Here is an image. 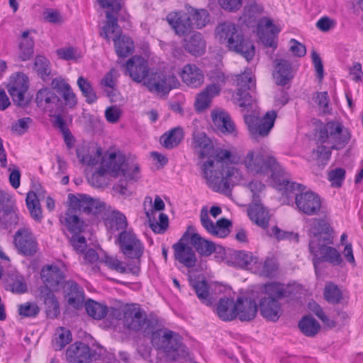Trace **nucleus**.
Segmentation results:
<instances>
[{
  "instance_id": "f8f14e48",
  "label": "nucleus",
  "mask_w": 363,
  "mask_h": 363,
  "mask_svg": "<svg viewBox=\"0 0 363 363\" xmlns=\"http://www.w3.org/2000/svg\"><path fill=\"white\" fill-rule=\"evenodd\" d=\"M277 118V112L274 110L267 111L262 118L252 115L245 116L250 134L254 139L267 136L274 127Z\"/></svg>"
},
{
  "instance_id": "473e14b6",
  "label": "nucleus",
  "mask_w": 363,
  "mask_h": 363,
  "mask_svg": "<svg viewBox=\"0 0 363 363\" xmlns=\"http://www.w3.org/2000/svg\"><path fill=\"white\" fill-rule=\"evenodd\" d=\"M275 72L273 74L279 85H286L293 77V69L289 62L285 60H276Z\"/></svg>"
},
{
  "instance_id": "4c0bfd02",
  "label": "nucleus",
  "mask_w": 363,
  "mask_h": 363,
  "mask_svg": "<svg viewBox=\"0 0 363 363\" xmlns=\"http://www.w3.org/2000/svg\"><path fill=\"white\" fill-rule=\"evenodd\" d=\"M278 267L277 259L274 256H269L262 261L257 258V262L255 264L253 270L260 276L272 277Z\"/></svg>"
},
{
  "instance_id": "ea45409f",
  "label": "nucleus",
  "mask_w": 363,
  "mask_h": 363,
  "mask_svg": "<svg viewBox=\"0 0 363 363\" xmlns=\"http://www.w3.org/2000/svg\"><path fill=\"white\" fill-rule=\"evenodd\" d=\"M263 10L262 5L258 4L256 0H248L244 7L241 18L247 25H252L257 21Z\"/></svg>"
},
{
  "instance_id": "e2e57ef3",
  "label": "nucleus",
  "mask_w": 363,
  "mask_h": 363,
  "mask_svg": "<svg viewBox=\"0 0 363 363\" xmlns=\"http://www.w3.org/2000/svg\"><path fill=\"white\" fill-rule=\"evenodd\" d=\"M232 225L230 220L225 218L218 219L214 225V236L218 238H225L230 233L229 228Z\"/></svg>"
},
{
  "instance_id": "393cba45",
  "label": "nucleus",
  "mask_w": 363,
  "mask_h": 363,
  "mask_svg": "<svg viewBox=\"0 0 363 363\" xmlns=\"http://www.w3.org/2000/svg\"><path fill=\"white\" fill-rule=\"evenodd\" d=\"M67 303L76 309L81 308L84 303V293L75 281L69 280L63 286Z\"/></svg>"
},
{
  "instance_id": "2f4dec72",
  "label": "nucleus",
  "mask_w": 363,
  "mask_h": 363,
  "mask_svg": "<svg viewBox=\"0 0 363 363\" xmlns=\"http://www.w3.org/2000/svg\"><path fill=\"white\" fill-rule=\"evenodd\" d=\"M247 214L250 219L257 225L263 228L268 227L270 218L269 212L259 201L250 204Z\"/></svg>"
},
{
  "instance_id": "a19ab883",
  "label": "nucleus",
  "mask_w": 363,
  "mask_h": 363,
  "mask_svg": "<svg viewBox=\"0 0 363 363\" xmlns=\"http://www.w3.org/2000/svg\"><path fill=\"white\" fill-rule=\"evenodd\" d=\"M40 294L45 305L47 315L51 318H57L60 314V306L54 293L46 288H40Z\"/></svg>"
},
{
  "instance_id": "aec40b11",
  "label": "nucleus",
  "mask_w": 363,
  "mask_h": 363,
  "mask_svg": "<svg viewBox=\"0 0 363 363\" xmlns=\"http://www.w3.org/2000/svg\"><path fill=\"white\" fill-rule=\"evenodd\" d=\"M153 208L154 209H151L150 211H146L145 213L148 218L150 227L154 233L162 234L167 230L169 226L168 216L162 213L159 216V222L152 220L155 211H160L164 208V203L159 196H155Z\"/></svg>"
},
{
  "instance_id": "c9c22d12",
  "label": "nucleus",
  "mask_w": 363,
  "mask_h": 363,
  "mask_svg": "<svg viewBox=\"0 0 363 363\" xmlns=\"http://www.w3.org/2000/svg\"><path fill=\"white\" fill-rule=\"evenodd\" d=\"M30 33V30L23 31L19 40L18 56L21 61L30 60L34 54V40Z\"/></svg>"
},
{
  "instance_id": "7c9ffc66",
  "label": "nucleus",
  "mask_w": 363,
  "mask_h": 363,
  "mask_svg": "<svg viewBox=\"0 0 363 363\" xmlns=\"http://www.w3.org/2000/svg\"><path fill=\"white\" fill-rule=\"evenodd\" d=\"M213 126L220 132L225 134H234L236 132L235 125L230 115L222 110H213L211 112Z\"/></svg>"
},
{
  "instance_id": "a18cd8bd",
  "label": "nucleus",
  "mask_w": 363,
  "mask_h": 363,
  "mask_svg": "<svg viewBox=\"0 0 363 363\" xmlns=\"http://www.w3.org/2000/svg\"><path fill=\"white\" fill-rule=\"evenodd\" d=\"M184 133L180 127H176L164 133L160 138V143L167 149L177 147L183 140Z\"/></svg>"
},
{
  "instance_id": "4d7b16f0",
  "label": "nucleus",
  "mask_w": 363,
  "mask_h": 363,
  "mask_svg": "<svg viewBox=\"0 0 363 363\" xmlns=\"http://www.w3.org/2000/svg\"><path fill=\"white\" fill-rule=\"evenodd\" d=\"M55 336V340L52 343L55 350H62L72 340L71 332L62 327L56 330Z\"/></svg>"
},
{
  "instance_id": "39448f33",
  "label": "nucleus",
  "mask_w": 363,
  "mask_h": 363,
  "mask_svg": "<svg viewBox=\"0 0 363 363\" xmlns=\"http://www.w3.org/2000/svg\"><path fill=\"white\" fill-rule=\"evenodd\" d=\"M111 316L122 321L123 327L128 330L145 332L153 328V321L147 318L145 311L138 304H126L119 308L111 311Z\"/></svg>"
},
{
  "instance_id": "69168bd1",
  "label": "nucleus",
  "mask_w": 363,
  "mask_h": 363,
  "mask_svg": "<svg viewBox=\"0 0 363 363\" xmlns=\"http://www.w3.org/2000/svg\"><path fill=\"white\" fill-rule=\"evenodd\" d=\"M209 79L211 82L207 86H213L218 90V94H220L222 87L225 84L227 77L220 71L216 70L211 72Z\"/></svg>"
},
{
  "instance_id": "1a4fd4ad",
  "label": "nucleus",
  "mask_w": 363,
  "mask_h": 363,
  "mask_svg": "<svg viewBox=\"0 0 363 363\" xmlns=\"http://www.w3.org/2000/svg\"><path fill=\"white\" fill-rule=\"evenodd\" d=\"M102 9H106V21L99 32V35L110 43L113 37L122 35L123 33L118 23V15L123 7L122 0H97Z\"/></svg>"
},
{
  "instance_id": "4be33fe9",
  "label": "nucleus",
  "mask_w": 363,
  "mask_h": 363,
  "mask_svg": "<svg viewBox=\"0 0 363 363\" xmlns=\"http://www.w3.org/2000/svg\"><path fill=\"white\" fill-rule=\"evenodd\" d=\"M258 310V305L255 300L239 297L236 300L235 319L242 322H249L255 319Z\"/></svg>"
},
{
  "instance_id": "603ef678",
  "label": "nucleus",
  "mask_w": 363,
  "mask_h": 363,
  "mask_svg": "<svg viewBox=\"0 0 363 363\" xmlns=\"http://www.w3.org/2000/svg\"><path fill=\"white\" fill-rule=\"evenodd\" d=\"M188 13L193 26L194 25L196 28H202L209 22L208 12L204 9H196L189 7Z\"/></svg>"
},
{
  "instance_id": "37998d69",
  "label": "nucleus",
  "mask_w": 363,
  "mask_h": 363,
  "mask_svg": "<svg viewBox=\"0 0 363 363\" xmlns=\"http://www.w3.org/2000/svg\"><path fill=\"white\" fill-rule=\"evenodd\" d=\"M43 196L41 192L29 191L26 195V202L31 217L40 222L43 218L39 198Z\"/></svg>"
},
{
  "instance_id": "f704fd0d",
  "label": "nucleus",
  "mask_w": 363,
  "mask_h": 363,
  "mask_svg": "<svg viewBox=\"0 0 363 363\" xmlns=\"http://www.w3.org/2000/svg\"><path fill=\"white\" fill-rule=\"evenodd\" d=\"M236 301L233 298H220L217 304L216 313L223 321H231L235 319Z\"/></svg>"
},
{
  "instance_id": "20e7f679",
  "label": "nucleus",
  "mask_w": 363,
  "mask_h": 363,
  "mask_svg": "<svg viewBox=\"0 0 363 363\" xmlns=\"http://www.w3.org/2000/svg\"><path fill=\"white\" fill-rule=\"evenodd\" d=\"M264 293L266 296L260 298L258 304L260 315L267 320L276 323L283 314L279 300L289 297L291 293L284 284L277 282L266 284Z\"/></svg>"
},
{
  "instance_id": "864d4df0",
  "label": "nucleus",
  "mask_w": 363,
  "mask_h": 363,
  "mask_svg": "<svg viewBox=\"0 0 363 363\" xmlns=\"http://www.w3.org/2000/svg\"><path fill=\"white\" fill-rule=\"evenodd\" d=\"M68 199L69 202V208L73 209L76 213L79 211L86 213L89 204V196L81 194L77 195L69 194L68 195Z\"/></svg>"
},
{
  "instance_id": "052dcab7",
  "label": "nucleus",
  "mask_w": 363,
  "mask_h": 363,
  "mask_svg": "<svg viewBox=\"0 0 363 363\" xmlns=\"http://www.w3.org/2000/svg\"><path fill=\"white\" fill-rule=\"evenodd\" d=\"M18 312L22 318H35L40 313V308L34 302H26L18 306Z\"/></svg>"
},
{
  "instance_id": "8fccbe9b",
  "label": "nucleus",
  "mask_w": 363,
  "mask_h": 363,
  "mask_svg": "<svg viewBox=\"0 0 363 363\" xmlns=\"http://www.w3.org/2000/svg\"><path fill=\"white\" fill-rule=\"evenodd\" d=\"M328 243L323 242V240L311 239L309 242V250L311 253L314 256L313 265L316 269L318 264L322 262L323 256H325L328 252L327 249L329 246H327Z\"/></svg>"
},
{
  "instance_id": "c756f323",
  "label": "nucleus",
  "mask_w": 363,
  "mask_h": 363,
  "mask_svg": "<svg viewBox=\"0 0 363 363\" xmlns=\"http://www.w3.org/2000/svg\"><path fill=\"white\" fill-rule=\"evenodd\" d=\"M310 233L312 235L311 239L323 240V242L333 243V230L323 219H313Z\"/></svg>"
},
{
  "instance_id": "7ed1b4c3",
  "label": "nucleus",
  "mask_w": 363,
  "mask_h": 363,
  "mask_svg": "<svg viewBox=\"0 0 363 363\" xmlns=\"http://www.w3.org/2000/svg\"><path fill=\"white\" fill-rule=\"evenodd\" d=\"M150 340L155 349L163 353L167 360L174 362L188 355L182 337L168 328L152 331Z\"/></svg>"
},
{
  "instance_id": "79ce46f5",
  "label": "nucleus",
  "mask_w": 363,
  "mask_h": 363,
  "mask_svg": "<svg viewBox=\"0 0 363 363\" xmlns=\"http://www.w3.org/2000/svg\"><path fill=\"white\" fill-rule=\"evenodd\" d=\"M201 256L208 257L216 251V245L212 241L202 238L199 234H194L190 243Z\"/></svg>"
},
{
  "instance_id": "338daca9",
  "label": "nucleus",
  "mask_w": 363,
  "mask_h": 363,
  "mask_svg": "<svg viewBox=\"0 0 363 363\" xmlns=\"http://www.w3.org/2000/svg\"><path fill=\"white\" fill-rule=\"evenodd\" d=\"M106 173L105 167H101L88 178V181L94 187H102L106 183Z\"/></svg>"
},
{
  "instance_id": "423d86ee",
  "label": "nucleus",
  "mask_w": 363,
  "mask_h": 363,
  "mask_svg": "<svg viewBox=\"0 0 363 363\" xmlns=\"http://www.w3.org/2000/svg\"><path fill=\"white\" fill-rule=\"evenodd\" d=\"M279 185L286 192L295 193V203L299 211L308 215H316L321 208L320 196L313 191L303 192L306 186L288 179H282Z\"/></svg>"
},
{
  "instance_id": "6e6d98bb",
  "label": "nucleus",
  "mask_w": 363,
  "mask_h": 363,
  "mask_svg": "<svg viewBox=\"0 0 363 363\" xmlns=\"http://www.w3.org/2000/svg\"><path fill=\"white\" fill-rule=\"evenodd\" d=\"M197 297L199 300L206 306H211L212 304L211 298L209 296V286L206 281H197L192 284Z\"/></svg>"
},
{
  "instance_id": "2eb2a0df",
  "label": "nucleus",
  "mask_w": 363,
  "mask_h": 363,
  "mask_svg": "<svg viewBox=\"0 0 363 363\" xmlns=\"http://www.w3.org/2000/svg\"><path fill=\"white\" fill-rule=\"evenodd\" d=\"M7 88L14 104L19 106L28 105V101L25 94L28 89V79L24 74L18 73L11 76Z\"/></svg>"
},
{
  "instance_id": "09e8293b",
  "label": "nucleus",
  "mask_w": 363,
  "mask_h": 363,
  "mask_svg": "<svg viewBox=\"0 0 363 363\" xmlns=\"http://www.w3.org/2000/svg\"><path fill=\"white\" fill-rule=\"evenodd\" d=\"M298 328L306 336L313 337L320 331V325L311 315H305L298 322Z\"/></svg>"
},
{
  "instance_id": "de8ad7c7",
  "label": "nucleus",
  "mask_w": 363,
  "mask_h": 363,
  "mask_svg": "<svg viewBox=\"0 0 363 363\" xmlns=\"http://www.w3.org/2000/svg\"><path fill=\"white\" fill-rule=\"evenodd\" d=\"M218 95L216 88L206 86L196 96L195 101L196 109L199 111L206 109L210 106L212 99Z\"/></svg>"
},
{
  "instance_id": "cd10ccee",
  "label": "nucleus",
  "mask_w": 363,
  "mask_h": 363,
  "mask_svg": "<svg viewBox=\"0 0 363 363\" xmlns=\"http://www.w3.org/2000/svg\"><path fill=\"white\" fill-rule=\"evenodd\" d=\"M167 21L178 35H184L193 28L189 13L181 14L172 12L167 16Z\"/></svg>"
},
{
  "instance_id": "6e6552de",
  "label": "nucleus",
  "mask_w": 363,
  "mask_h": 363,
  "mask_svg": "<svg viewBox=\"0 0 363 363\" xmlns=\"http://www.w3.org/2000/svg\"><path fill=\"white\" fill-rule=\"evenodd\" d=\"M351 139L350 130L339 121H331L319 130L318 143H327L333 150L343 149Z\"/></svg>"
},
{
  "instance_id": "6ab92c4d",
  "label": "nucleus",
  "mask_w": 363,
  "mask_h": 363,
  "mask_svg": "<svg viewBox=\"0 0 363 363\" xmlns=\"http://www.w3.org/2000/svg\"><path fill=\"white\" fill-rule=\"evenodd\" d=\"M189 242L180 240L172 245L174 257L176 261L186 268H193L197 262V257L195 251Z\"/></svg>"
},
{
  "instance_id": "f3484780",
  "label": "nucleus",
  "mask_w": 363,
  "mask_h": 363,
  "mask_svg": "<svg viewBox=\"0 0 363 363\" xmlns=\"http://www.w3.org/2000/svg\"><path fill=\"white\" fill-rule=\"evenodd\" d=\"M257 35L265 47L277 48V38L280 30L268 18H262L257 23Z\"/></svg>"
},
{
  "instance_id": "e433bc0d",
  "label": "nucleus",
  "mask_w": 363,
  "mask_h": 363,
  "mask_svg": "<svg viewBox=\"0 0 363 363\" xmlns=\"http://www.w3.org/2000/svg\"><path fill=\"white\" fill-rule=\"evenodd\" d=\"M112 40L116 53L118 57L125 58L133 52L134 43L129 36L123 34L122 35L113 37Z\"/></svg>"
},
{
  "instance_id": "0e129e2a",
  "label": "nucleus",
  "mask_w": 363,
  "mask_h": 363,
  "mask_svg": "<svg viewBox=\"0 0 363 363\" xmlns=\"http://www.w3.org/2000/svg\"><path fill=\"white\" fill-rule=\"evenodd\" d=\"M0 222L6 225H16L19 223V217L15 210L14 205L0 214Z\"/></svg>"
},
{
  "instance_id": "bb28decb",
  "label": "nucleus",
  "mask_w": 363,
  "mask_h": 363,
  "mask_svg": "<svg viewBox=\"0 0 363 363\" xmlns=\"http://www.w3.org/2000/svg\"><path fill=\"white\" fill-rule=\"evenodd\" d=\"M35 102L39 108L50 112L58 109L61 105L59 96L49 88L41 89L37 92Z\"/></svg>"
},
{
  "instance_id": "b1692460",
  "label": "nucleus",
  "mask_w": 363,
  "mask_h": 363,
  "mask_svg": "<svg viewBox=\"0 0 363 363\" xmlns=\"http://www.w3.org/2000/svg\"><path fill=\"white\" fill-rule=\"evenodd\" d=\"M77 157L82 164L88 166L96 164L101 160L102 150L100 147L95 144H82L77 146Z\"/></svg>"
},
{
  "instance_id": "0eeeda50",
  "label": "nucleus",
  "mask_w": 363,
  "mask_h": 363,
  "mask_svg": "<svg viewBox=\"0 0 363 363\" xmlns=\"http://www.w3.org/2000/svg\"><path fill=\"white\" fill-rule=\"evenodd\" d=\"M247 171L252 174H266L272 173L277 177L284 173V169L273 157H264L259 151L250 150L242 160Z\"/></svg>"
},
{
  "instance_id": "bf43d9fd",
  "label": "nucleus",
  "mask_w": 363,
  "mask_h": 363,
  "mask_svg": "<svg viewBox=\"0 0 363 363\" xmlns=\"http://www.w3.org/2000/svg\"><path fill=\"white\" fill-rule=\"evenodd\" d=\"M34 69L43 80H45L51 72L49 60L43 56H36L34 62Z\"/></svg>"
},
{
  "instance_id": "13d9d810",
  "label": "nucleus",
  "mask_w": 363,
  "mask_h": 363,
  "mask_svg": "<svg viewBox=\"0 0 363 363\" xmlns=\"http://www.w3.org/2000/svg\"><path fill=\"white\" fill-rule=\"evenodd\" d=\"M324 298L330 303L338 304L343 299L341 290L337 285L330 284L325 286L324 289Z\"/></svg>"
},
{
  "instance_id": "9d476101",
  "label": "nucleus",
  "mask_w": 363,
  "mask_h": 363,
  "mask_svg": "<svg viewBox=\"0 0 363 363\" xmlns=\"http://www.w3.org/2000/svg\"><path fill=\"white\" fill-rule=\"evenodd\" d=\"M143 85L152 93L165 95L172 89L178 87L179 82L172 74L156 71L147 74L143 81Z\"/></svg>"
},
{
  "instance_id": "5701e85b",
  "label": "nucleus",
  "mask_w": 363,
  "mask_h": 363,
  "mask_svg": "<svg viewBox=\"0 0 363 363\" xmlns=\"http://www.w3.org/2000/svg\"><path fill=\"white\" fill-rule=\"evenodd\" d=\"M92 355L90 347L82 342L71 345L66 351L67 359L69 363H90Z\"/></svg>"
},
{
  "instance_id": "3c124183",
  "label": "nucleus",
  "mask_w": 363,
  "mask_h": 363,
  "mask_svg": "<svg viewBox=\"0 0 363 363\" xmlns=\"http://www.w3.org/2000/svg\"><path fill=\"white\" fill-rule=\"evenodd\" d=\"M84 306L88 315L94 319L101 320L107 315V306L95 301L89 299Z\"/></svg>"
},
{
  "instance_id": "72a5a7b5",
  "label": "nucleus",
  "mask_w": 363,
  "mask_h": 363,
  "mask_svg": "<svg viewBox=\"0 0 363 363\" xmlns=\"http://www.w3.org/2000/svg\"><path fill=\"white\" fill-rule=\"evenodd\" d=\"M60 222L72 234L81 233L84 230V223L72 208H67L65 216H60Z\"/></svg>"
},
{
  "instance_id": "58836bf2",
  "label": "nucleus",
  "mask_w": 363,
  "mask_h": 363,
  "mask_svg": "<svg viewBox=\"0 0 363 363\" xmlns=\"http://www.w3.org/2000/svg\"><path fill=\"white\" fill-rule=\"evenodd\" d=\"M230 257L231 262L235 266L250 270H253L255 264L257 262V257L254 256L252 252L243 250L233 252Z\"/></svg>"
},
{
  "instance_id": "a878e982",
  "label": "nucleus",
  "mask_w": 363,
  "mask_h": 363,
  "mask_svg": "<svg viewBox=\"0 0 363 363\" xmlns=\"http://www.w3.org/2000/svg\"><path fill=\"white\" fill-rule=\"evenodd\" d=\"M191 146L199 159L212 156L213 145L211 140L203 132H194Z\"/></svg>"
},
{
  "instance_id": "680f3d73",
  "label": "nucleus",
  "mask_w": 363,
  "mask_h": 363,
  "mask_svg": "<svg viewBox=\"0 0 363 363\" xmlns=\"http://www.w3.org/2000/svg\"><path fill=\"white\" fill-rule=\"evenodd\" d=\"M317 147L313 152L316 154L317 159L318 162L321 164H325L330 158L331 156V150L330 145H327V143H319L318 138L316 140Z\"/></svg>"
},
{
  "instance_id": "c85d7f7f",
  "label": "nucleus",
  "mask_w": 363,
  "mask_h": 363,
  "mask_svg": "<svg viewBox=\"0 0 363 363\" xmlns=\"http://www.w3.org/2000/svg\"><path fill=\"white\" fill-rule=\"evenodd\" d=\"M184 83L192 88H197L203 84L204 75L202 70L194 64H187L181 72Z\"/></svg>"
},
{
  "instance_id": "dca6fc26",
  "label": "nucleus",
  "mask_w": 363,
  "mask_h": 363,
  "mask_svg": "<svg viewBox=\"0 0 363 363\" xmlns=\"http://www.w3.org/2000/svg\"><path fill=\"white\" fill-rule=\"evenodd\" d=\"M41 279L44 286L41 288H46L48 291H57L64 286L65 276L61 269L54 265H47L41 269Z\"/></svg>"
},
{
  "instance_id": "a211bd4d",
  "label": "nucleus",
  "mask_w": 363,
  "mask_h": 363,
  "mask_svg": "<svg viewBox=\"0 0 363 363\" xmlns=\"http://www.w3.org/2000/svg\"><path fill=\"white\" fill-rule=\"evenodd\" d=\"M125 74L135 82H143L149 72L147 62L142 57L135 55L130 57L125 65Z\"/></svg>"
},
{
  "instance_id": "4468645a",
  "label": "nucleus",
  "mask_w": 363,
  "mask_h": 363,
  "mask_svg": "<svg viewBox=\"0 0 363 363\" xmlns=\"http://www.w3.org/2000/svg\"><path fill=\"white\" fill-rule=\"evenodd\" d=\"M117 240L121 252L126 257L139 259L142 257L144 251L143 243L132 231H122Z\"/></svg>"
},
{
  "instance_id": "49530a36",
  "label": "nucleus",
  "mask_w": 363,
  "mask_h": 363,
  "mask_svg": "<svg viewBox=\"0 0 363 363\" xmlns=\"http://www.w3.org/2000/svg\"><path fill=\"white\" fill-rule=\"evenodd\" d=\"M185 50L193 55H201L205 52L206 43L199 33L193 34L185 40Z\"/></svg>"
},
{
  "instance_id": "5fc2aeb1",
  "label": "nucleus",
  "mask_w": 363,
  "mask_h": 363,
  "mask_svg": "<svg viewBox=\"0 0 363 363\" xmlns=\"http://www.w3.org/2000/svg\"><path fill=\"white\" fill-rule=\"evenodd\" d=\"M77 84L82 95L85 97L86 103L91 104L96 101L98 97L89 81L83 77H79Z\"/></svg>"
},
{
  "instance_id": "f03ea898",
  "label": "nucleus",
  "mask_w": 363,
  "mask_h": 363,
  "mask_svg": "<svg viewBox=\"0 0 363 363\" xmlns=\"http://www.w3.org/2000/svg\"><path fill=\"white\" fill-rule=\"evenodd\" d=\"M216 33L219 42L228 51L241 55L247 62L255 57V45L252 40L244 34L240 26L225 21L218 24Z\"/></svg>"
},
{
  "instance_id": "c03bdc74",
  "label": "nucleus",
  "mask_w": 363,
  "mask_h": 363,
  "mask_svg": "<svg viewBox=\"0 0 363 363\" xmlns=\"http://www.w3.org/2000/svg\"><path fill=\"white\" fill-rule=\"evenodd\" d=\"M123 156H117L116 153H111L107 161L103 162V165L106 169V172L111 176L117 177L121 175L123 167L126 164Z\"/></svg>"
},
{
  "instance_id": "ddd939ff",
  "label": "nucleus",
  "mask_w": 363,
  "mask_h": 363,
  "mask_svg": "<svg viewBox=\"0 0 363 363\" xmlns=\"http://www.w3.org/2000/svg\"><path fill=\"white\" fill-rule=\"evenodd\" d=\"M13 245L18 254L31 257L35 255L38 250L36 238L29 228H20L13 235Z\"/></svg>"
},
{
  "instance_id": "f257e3e1",
  "label": "nucleus",
  "mask_w": 363,
  "mask_h": 363,
  "mask_svg": "<svg viewBox=\"0 0 363 363\" xmlns=\"http://www.w3.org/2000/svg\"><path fill=\"white\" fill-rule=\"evenodd\" d=\"M231 152L227 150H215L212 156L203 164V174L208 186L216 192L225 195L230 193V187L241 179L240 171L235 167H225V160L230 159Z\"/></svg>"
},
{
  "instance_id": "412c9836",
  "label": "nucleus",
  "mask_w": 363,
  "mask_h": 363,
  "mask_svg": "<svg viewBox=\"0 0 363 363\" xmlns=\"http://www.w3.org/2000/svg\"><path fill=\"white\" fill-rule=\"evenodd\" d=\"M121 175L123 177V180H120L119 184L114 186V189L121 195L129 196L131 193L123 184V182L134 183L139 180L140 178L139 164L135 162H127L123 167Z\"/></svg>"
},
{
  "instance_id": "9b49d317",
  "label": "nucleus",
  "mask_w": 363,
  "mask_h": 363,
  "mask_svg": "<svg viewBox=\"0 0 363 363\" xmlns=\"http://www.w3.org/2000/svg\"><path fill=\"white\" fill-rule=\"evenodd\" d=\"M238 89L235 93V99L240 107L247 108L253 102L251 92L256 89L255 76L250 69H246L242 73L237 75Z\"/></svg>"
},
{
  "instance_id": "774afa93",
  "label": "nucleus",
  "mask_w": 363,
  "mask_h": 363,
  "mask_svg": "<svg viewBox=\"0 0 363 363\" xmlns=\"http://www.w3.org/2000/svg\"><path fill=\"white\" fill-rule=\"evenodd\" d=\"M32 122L30 117L20 118L12 125L11 130L18 135H23L28 130Z\"/></svg>"
}]
</instances>
